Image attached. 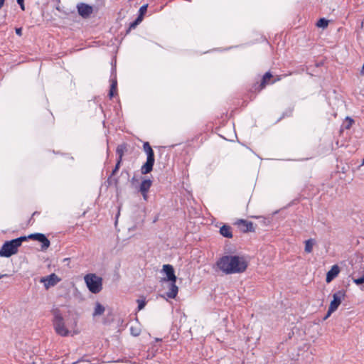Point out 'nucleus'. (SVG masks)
Returning <instances> with one entry per match:
<instances>
[{
	"instance_id": "a211bd4d",
	"label": "nucleus",
	"mask_w": 364,
	"mask_h": 364,
	"mask_svg": "<svg viewBox=\"0 0 364 364\" xmlns=\"http://www.w3.org/2000/svg\"><path fill=\"white\" fill-rule=\"evenodd\" d=\"M316 244L315 239L310 238L305 241L304 250L306 253H311L313 250V247Z\"/></svg>"
},
{
	"instance_id": "0eeeda50",
	"label": "nucleus",
	"mask_w": 364,
	"mask_h": 364,
	"mask_svg": "<svg viewBox=\"0 0 364 364\" xmlns=\"http://www.w3.org/2000/svg\"><path fill=\"white\" fill-rule=\"evenodd\" d=\"M26 237H27V240L31 239V240L40 242L42 244L41 245L42 250H46L50 247V242L49 240L46 237L45 235H43L42 233L31 234L28 236H27Z\"/></svg>"
},
{
	"instance_id": "412c9836",
	"label": "nucleus",
	"mask_w": 364,
	"mask_h": 364,
	"mask_svg": "<svg viewBox=\"0 0 364 364\" xmlns=\"http://www.w3.org/2000/svg\"><path fill=\"white\" fill-rule=\"evenodd\" d=\"M316 26L318 27V28H325L328 26V21L325 19V18H320L317 23H316Z\"/></svg>"
},
{
	"instance_id": "a878e982",
	"label": "nucleus",
	"mask_w": 364,
	"mask_h": 364,
	"mask_svg": "<svg viewBox=\"0 0 364 364\" xmlns=\"http://www.w3.org/2000/svg\"><path fill=\"white\" fill-rule=\"evenodd\" d=\"M353 282H354V283H355L358 285L363 284L364 283V276H363L360 278H358V279H355L353 280Z\"/></svg>"
},
{
	"instance_id": "4be33fe9",
	"label": "nucleus",
	"mask_w": 364,
	"mask_h": 364,
	"mask_svg": "<svg viewBox=\"0 0 364 364\" xmlns=\"http://www.w3.org/2000/svg\"><path fill=\"white\" fill-rule=\"evenodd\" d=\"M142 21L141 20V17H137L136 19L130 23L127 33H129L131 30L134 29L138 24H139Z\"/></svg>"
},
{
	"instance_id": "5701e85b",
	"label": "nucleus",
	"mask_w": 364,
	"mask_h": 364,
	"mask_svg": "<svg viewBox=\"0 0 364 364\" xmlns=\"http://www.w3.org/2000/svg\"><path fill=\"white\" fill-rule=\"evenodd\" d=\"M136 302L138 303V310L139 311L143 309L146 304L145 297H142L141 299H137Z\"/></svg>"
},
{
	"instance_id": "1a4fd4ad",
	"label": "nucleus",
	"mask_w": 364,
	"mask_h": 364,
	"mask_svg": "<svg viewBox=\"0 0 364 364\" xmlns=\"http://www.w3.org/2000/svg\"><path fill=\"white\" fill-rule=\"evenodd\" d=\"M162 271L166 274V277L164 279V281L176 282L177 277L175 275L174 269L171 264H164Z\"/></svg>"
},
{
	"instance_id": "6e6552de",
	"label": "nucleus",
	"mask_w": 364,
	"mask_h": 364,
	"mask_svg": "<svg viewBox=\"0 0 364 364\" xmlns=\"http://www.w3.org/2000/svg\"><path fill=\"white\" fill-rule=\"evenodd\" d=\"M235 225L237 226V228L242 232H255V228L253 223L250 221L239 219L235 223Z\"/></svg>"
},
{
	"instance_id": "dca6fc26",
	"label": "nucleus",
	"mask_w": 364,
	"mask_h": 364,
	"mask_svg": "<svg viewBox=\"0 0 364 364\" xmlns=\"http://www.w3.org/2000/svg\"><path fill=\"white\" fill-rule=\"evenodd\" d=\"M220 233L225 237H227V238L232 237V228L230 225H223L220 228Z\"/></svg>"
},
{
	"instance_id": "9d476101",
	"label": "nucleus",
	"mask_w": 364,
	"mask_h": 364,
	"mask_svg": "<svg viewBox=\"0 0 364 364\" xmlns=\"http://www.w3.org/2000/svg\"><path fill=\"white\" fill-rule=\"evenodd\" d=\"M60 281V279L54 273L41 279V282L44 283V286L46 289H48L50 287L55 286Z\"/></svg>"
},
{
	"instance_id": "7c9ffc66",
	"label": "nucleus",
	"mask_w": 364,
	"mask_h": 364,
	"mask_svg": "<svg viewBox=\"0 0 364 364\" xmlns=\"http://www.w3.org/2000/svg\"><path fill=\"white\" fill-rule=\"evenodd\" d=\"M4 1H0V9L4 6Z\"/></svg>"
},
{
	"instance_id": "6ab92c4d",
	"label": "nucleus",
	"mask_w": 364,
	"mask_h": 364,
	"mask_svg": "<svg viewBox=\"0 0 364 364\" xmlns=\"http://www.w3.org/2000/svg\"><path fill=\"white\" fill-rule=\"evenodd\" d=\"M105 310V307L100 303L97 302L93 312V316H96L102 315L104 314Z\"/></svg>"
},
{
	"instance_id": "2eb2a0df",
	"label": "nucleus",
	"mask_w": 364,
	"mask_h": 364,
	"mask_svg": "<svg viewBox=\"0 0 364 364\" xmlns=\"http://www.w3.org/2000/svg\"><path fill=\"white\" fill-rule=\"evenodd\" d=\"M273 75L270 72H267L262 77L260 85H259V90H263L267 85L272 84L271 79Z\"/></svg>"
},
{
	"instance_id": "20e7f679",
	"label": "nucleus",
	"mask_w": 364,
	"mask_h": 364,
	"mask_svg": "<svg viewBox=\"0 0 364 364\" xmlns=\"http://www.w3.org/2000/svg\"><path fill=\"white\" fill-rule=\"evenodd\" d=\"M143 149L146 154L147 158L146 163L141 168V172L142 174H147L153 169L155 161L154 152L148 141L144 143Z\"/></svg>"
},
{
	"instance_id": "f257e3e1",
	"label": "nucleus",
	"mask_w": 364,
	"mask_h": 364,
	"mask_svg": "<svg viewBox=\"0 0 364 364\" xmlns=\"http://www.w3.org/2000/svg\"><path fill=\"white\" fill-rule=\"evenodd\" d=\"M216 264L226 274H241L247 269L248 262L243 256L225 255L217 261Z\"/></svg>"
},
{
	"instance_id": "f03ea898",
	"label": "nucleus",
	"mask_w": 364,
	"mask_h": 364,
	"mask_svg": "<svg viewBox=\"0 0 364 364\" xmlns=\"http://www.w3.org/2000/svg\"><path fill=\"white\" fill-rule=\"evenodd\" d=\"M53 318L52 321L53 326L55 333L63 337L68 336L69 335L73 336V334L77 333V331H74L73 333L65 324L63 317L58 309H54L52 311Z\"/></svg>"
},
{
	"instance_id": "c756f323",
	"label": "nucleus",
	"mask_w": 364,
	"mask_h": 364,
	"mask_svg": "<svg viewBox=\"0 0 364 364\" xmlns=\"http://www.w3.org/2000/svg\"><path fill=\"white\" fill-rule=\"evenodd\" d=\"M18 4L20 5L22 10H24V1H17Z\"/></svg>"
},
{
	"instance_id": "bb28decb",
	"label": "nucleus",
	"mask_w": 364,
	"mask_h": 364,
	"mask_svg": "<svg viewBox=\"0 0 364 364\" xmlns=\"http://www.w3.org/2000/svg\"><path fill=\"white\" fill-rule=\"evenodd\" d=\"M286 76H287V75H277V76H276V77H275V78H274V79L272 80L271 83H272V84H274V83H275L276 82L281 80L284 77H286Z\"/></svg>"
},
{
	"instance_id": "f3484780",
	"label": "nucleus",
	"mask_w": 364,
	"mask_h": 364,
	"mask_svg": "<svg viewBox=\"0 0 364 364\" xmlns=\"http://www.w3.org/2000/svg\"><path fill=\"white\" fill-rule=\"evenodd\" d=\"M127 150V145L125 143L117 146L116 153L118 156L119 160H122L124 152Z\"/></svg>"
},
{
	"instance_id": "7ed1b4c3",
	"label": "nucleus",
	"mask_w": 364,
	"mask_h": 364,
	"mask_svg": "<svg viewBox=\"0 0 364 364\" xmlns=\"http://www.w3.org/2000/svg\"><path fill=\"white\" fill-rule=\"evenodd\" d=\"M27 240L26 236H22L18 238L6 242L0 250L1 257H9L16 254L18 248L21 245L22 242Z\"/></svg>"
},
{
	"instance_id": "aec40b11",
	"label": "nucleus",
	"mask_w": 364,
	"mask_h": 364,
	"mask_svg": "<svg viewBox=\"0 0 364 364\" xmlns=\"http://www.w3.org/2000/svg\"><path fill=\"white\" fill-rule=\"evenodd\" d=\"M117 82L116 80H112L111 86H110V90L109 93V96L110 98H112L116 94H117Z\"/></svg>"
},
{
	"instance_id": "b1692460",
	"label": "nucleus",
	"mask_w": 364,
	"mask_h": 364,
	"mask_svg": "<svg viewBox=\"0 0 364 364\" xmlns=\"http://www.w3.org/2000/svg\"><path fill=\"white\" fill-rule=\"evenodd\" d=\"M147 7H148V4H145L142 6H141V8L139 9V14L138 17H141V21L143 20L144 16L147 11Z\"/></svg>"
},
{
	"instance_id": "4468645a",
	"label": "nucleus",
	"mask_w": 364,
	"mask_h": 364,
	"mask_svg": "<svg viewBox=\"0 0 364 364\" xmlns=\"http://www.w3.org/2000/svg\"><path fill=\"white\" fill-rule=\"evenodd\" d=\"M178 293V287L176 282H170L168 291L166 292V296L168 299H175Z\"/></svg>"
},
{
	"instance_id": "2f4dec72",
	"label": "nucleus",
	"mask_w": 364,
	"mask_h": 364,
	"mask_svg": "<svg viewBox=\"0 0 364 364\" xmlns=\"http://www.w3.org/2000/svg\"><path fill=\"white\" fill-rule=\"evenodd\" d=\"M36 213H37V212H34V213H33V215H32V216H34Z\"/></svg>"
},
{
	"instance_id": "9b49d317",
	"label": "nucleus",
	"mask_w": 364,
	"mask_h": 364,
	"mask_svg": "<svg viewBox=\"0 0 364 364\" xmlns=\"http://www.w3.org/2000/svg\"><path fill=\"white\" fill-rule=\"evenodd\" d=\"M77 11L79 14L86 18L92 13V7L84 3H80L77 5Z\"/></svg>"
},
{
	"instance_id": "c85d7f7f",
	"label": "nucleus",
	"mask_w": 364,
	"mask_h": 364,
	"mask_svg": "<svg viewBox=\"0 0 364 364\" xmlns=\"http://www.w3.org/2000/svg\"><path fill=\"white\" fill-rule=\"evenodd\" d=\"M16 33L19 36H22V28H16Z\"/></svg>"
},
{
	"instance_id": "473e14b6",
	"label": "nucleus",
	"mask_w": 364,
	"mask_h": 364,
	"mask_svg": "<svg viewBox=\"0 0 364 364\" xmlns=\"http://www.w3.org/2000/svg\"><path fill=\"white\" fill-rule=\"evenodd\" d=\"M1 277H2V276H0V278H1Z\"/></svg>"
},
{
	"instance_id": "39448f33",
	"label": "nucleus",
	"mask_w": 364,
	"mask_h": 364,
	"mask_svg": "<svg viewBox=\"0 0 364 364\" xmlns=\"http://www.w3.org/2000/svg\"><path fill=\"white\" fill-rule=\"evenodd\" d=\"M89 291L93 294L99 293L102 289V279L95 274H87L84 277Z\"/></svg>"
},
{
	"instance_id": "ddd939ff",
	"label": "nucleus",
	"mask_w": 364,
	"mask_h": 364,
	"mask_svg": "<svg viewBox=\"0 0 364 364\" xmlns=\"http://www.w3.org/2000/svg\"><path fill=\"white\" fill-rule=\"evenodd\" d=\"M340 268L337 264H334L331 267V269L326 274V282L330 283L339 274Z\"/></svg>"
},
{
	"instance_id": "423d86ee",
	"label": "nucleus",
	"mask_w": 364,
	"mask_h": 364,
	"mask_svg": "<svg viewBox=\"0 0 364 364\" xmlns=\"http://www.w3.org/2000/svg\"><path fill=\"white\" fill-rule=\"evenodd\" d=\"M346 296V294L344 290H339L333 294V299L329 304L327 314L323 318L324 320L327 319L338 309L341 302L345 299Z\"/></svg>"
},
{
	"instance_id": "393cba45",
	"label": "nucleus",
	"mask_w": 364,
	"mask_h": 364,
	"mask_svg": "<svg viewBox=\"0 0 364 364\" xmlns=\"http://www.w3.org/2000/svg\"><path fill=\"white\" fill-rule=\"evenodd\" d=\"M122 160H119L117 159V164L115 165V167L113 169L112 171V175L114 176L115 175V173L118 171L119 168V166H120V164L122 163Z\"/></svg>"
},
{
	"instance_id": "f8f14e48",
	"label": "nucleus",
	"mask_w": 364,
	"mask_h": 364,
	"mask_svg": "<svg viewBox=\"0 0 364 364\" xmlns=\"http://www.w3.org/2000/svg\"><path fill=\"white\" fill-rule=\"evenodd\" d=\"M152 181L149 179L142 181L140 185L139 191L143 196L144 200H147V193L151 186Z\"/></svg>"
},
{
	"instance_id": "cd10ccee",
	"label": "nucleus",
	"mask_w": 364,
	"mask_h": 364,
	"mask_svg": "<svg viewBox=\"0 0 364 364\" xmlns=\"http://www.w3.org/2000/svg\"><path fill=\"white\" fill-rule=\"evenodd\" d=\"M131 332L132 334L134 336H137L139 334V332L138 331L134 330L133 327L131 328Z\"/></svg>"
}]
</instances>
